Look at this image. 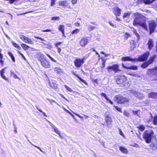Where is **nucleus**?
I'll return each mask as SVG.
<instances>
[{"mask_svg": "<svg viewBox=\"0 0 157 157\" xmlns=\"http://www.w3.org/2000/svg\"><path fill=\"white\" fill-rule=\"evenodd\" d=\"M144 19L143 16L141 14H138L137 17H136L133 21V25H140L145 29H147V26L145 21H141V18Z\"/></svg>", "mask_w": 157, "mask_h": 157, "instance_id": "f257e3e1", "label": "nucleus"}, {"mask_svg": "<svg viewBox=\"0 0 157 157\" xmlns=\"http://www.w3.org/2000/svg\"><path fill=\"white\" fill-rule=\"evenodd\" d=\"M38 60L40 62L41 65L46 68L51 67V65L49 62L44 58L43 55L41 53L38 54Z\"/></svg>", "mask_w": 157, "mask_h": 157, "instance_id": "f03ea898", "label": "nucleus"}, {"mask_svg": "<svg viewBox=\"0 0 157 157\" xmlns=\"http://www.w3.org/2000/svg\"><path fill=\"white\" fill-rule=\"evenodd\" d=\"M153 134V132L152 130L146 131L144 132L143 137L147 143H149L151 142Z\"/></svg>", "mask_w": 157, "mask_h": 157, "instance_id": "7ed1b4c3", "label": "nucleus"}, {"mask_svg": "<svg viewBox=\"0 0 157 157\" xmlns=\"http://www.w3.org/2000/svg\"><path fill=\"white\" fill-rule=\"evenodd\" d=\"M147 73L149 76L153 77L152 80L157 81V67L148 70Z\"/></svg>", "mask_w": 157, "mask_h": 157, "instance_id": "20e7f679", "label": "nucleus"}, {"mask_svg": "<svg viewBox=\"0 0 157 157\" xmlns=\"http://www.w3.org/2000/svg\"><path fill=\"white\" fill-rule=\"evenodd\" d=\"M115 100L116 102L118 103L123 104L128 102L129 99L128 98L123 97L120 95H117L115 97Z\"/></svg>", "mask_w": 157, "mask_h": 157, "instance_id": "39448f33", "label": "nucleus"}, {"mask_svg": "<svg viewBox=\"0 0 157 157\" xmlns=\"http://www.w3.org/2000/svg\"><path fill=\"white\" fill-rule=\"evenodd\" d=\"M149 55V52H146L143 55L139 56L137 58H135V61H143L147 59Z\"/></svg>", "mask_w": 157, "mask_h": 157, "instance_id": "423d86ee", "label": "nucleus"}, {"mask_svg": "<svg viewBox=\"0 0 157 157\" xmlns=\"http://www.w3.org/2000/svg\"><path fill=\"white\" fill-rule=\"evenodd\" d=\"M119 66L118 64H114L112 66H110L107 67L108 71L109 73H111L112 70L115 73H117L118 71H121L119 69Z\"/></svg>", "mask_w": 157, "mask_h": 157, "instance_id": "0eeeda50", "label": "nucleus"}, {"mask_svg": "<svg viewBox=\"0 0 157 157\" xmlns=\"http://www.w3.org/2000/svg\"><path fill=\"white\" fill-rule=\"evenodd\" d=\"M156 26V23L154 21H151L149 22V26L150 29V33H153Z\"/></svg>", "mask_w": 157, "mask_h": 157, "instance_id": "6e6552de", "label": "nucleus"}, {"mask_svg": "<svg viewBox=\"0 0 157 157\" xmlns=\"http://www.w3.org/2000/svg\"><path fill=\"white\" fill-rule=\"evenodd\" d=\"M131 92L139 99H142L144 98V95L139 92L132 90H131Z\"/></svg>", "mask_w": 157, "mask_h": 157, "instance_id": "1a4fd4ad", "label": "nucleus"}, {"mask_svg": "<svg viewBox=\"0 0 157 157\" xmlns=\"http://www.w3.org/2000/svg\"><path fill=\"white\" fill-rule=\"evenodd\" d=\"M126 80V77L124 76H117L116 78V82L117 84H120L124 82Z\"/></svg>", "mask_w": 157, "mask_h": 157, "instance_id": "9d476101", "label": "nucleus"}, {"mask_svg": "<svg viewBox=\"0 0 157 157\" xmlns=\"http://www.w3.org/2000/svg\"><path fill=\"white\" fill-rule=\"evenodd\" d=\"M84 63V59H76L74 61L75 66L77 67H80Z\"/></svg>", "mask_w": 157, "mask_h": 157, "instance_id": "9b49d317", "label": "nucleus"}, {"mask_svg": "<svg viewBox=\"0 0 157 157\" xmlns=\"http://www.w3.org/2000/svg\"><path fill=\"white\" fill-rule=\"evenodd\" d=\"M88 40L86 37L82 38L79 41L80 45L82 47L86 46L88 44Z\"/></svg>", "mask_w": 157, "mask_h": 157, "instance_id": "f8f14e48", "label": "nucleus"}, {"mask_svg": "<svg viewBox=\"0 0 157 157\" xmlns=\"http://www.w3.org/2000/svg\"><path fill=\"white\" fill-rule=\"evenodd\" d=\"M105 119L107 124V125L108 128H110L111 127V123L112 121V119L110 116L105 118Z\"/></svg>", "mask_w": 157, "mask_h": 157, "instance_id": "ddd939ff", "label": "nucleus"}, {"mask_svg": "<svg viewBox=\"0 0 157 157\" xmlns=\"http://www.w3.org/2000/svg\"><path fill=\"white\" fill-rule=\"evenodd\" d=\"M113 13L116 16H119L121 11V10L120 9L119 7H116L114 8Z\"/></svg>", "mask_w": 157, "mask_h": 157, "instance_id": "4468645a", "label": "nucleus"}, {"mask_svg": "<svg viewBox=\"0 0 157 157\" xmlns=\"http://www.w3.org/2000/svg\"><path fill=\"white\" fill-rule=\"evenodd\" d=\"M47 121L49 122L50 125L51 126L52 128L53 129L55 132L57 134L60 136V133L57 128L48 120H47Z\"/></svg>", "mask_w": 157, "mask_h": 157, "instance_id": "2eb2a0df", "label": "nucleus"}, {"mask_svg": "<svg viewBox=\"0 0 157 157\" xmlns=\"http://www.w3.org/2000/svg\"><path fill=\"white\" fill-rule=\"evenodd\" d=\"M147 44L148 46L149 49L150 50L154 46L153 42L152 40L151 39H150L148 40Z\"/></svg>", "mask_w": 157, "mask_h": 157, "instance_id": "dca6fc26", "label": "nucleus"}, {"mask_svg": "<svg viewBox=\"0 0 157 157\" xmlns=\"http://www.w3.org/2000/svg\"><path fill=\"white\" fill-rule=\"evenodd\" d=\"M122 60L123 61H135V58L134 59H132L130 57L128 56H126L124 57H123L122 58Z\"/></svg>", "mask_w": 157, "mask_h": 157, "instance_id": "f3484780", "label": "nucleus"}, {"mask_svg": "<svg viewBox=\"0 0 157 157\" xmlns=\"http://www.w3.org/2000/svg\"><path fill=\"white\" fill-rule=\"evenodd\" d=\"M148 97L154 98H157V93L151 92L148 94Z\"/></svg>", "mask_w": 157, "mask_h": 157, "instance_id": "a211bd4d", "label": "nucleus"}, {"mask_svg": "<svg viewBox=\"0 0 157 157\" xmlns=\"http://www.w3.org/2000/svg\"><path fill=\"white\" fill-rule=\"evenodd\" d=\"M59 5L62 6H68V3L66 0L60 1L59 2Z\"/></svg>", "mask_w": 157, "mask_h": 157, "instance_id": "6ab92c4d", "label": "nucleus"}, {"mask_svg": "<svg viewBox=\"0 0 157 157\" xmlns=\"http://www.w3.org/2000/svg\"><path fill=\"white\" fill-rule=\"evenodd\" d=\"M101 96L104 97V98L111 105L113 104V102L110 99H109L107 96H106V94L104 93H102L101 94Z\"/></svg>", "mask_w": 157, "mask_h": 157, "instance_id": "aec40b11", "label": "nucleus"}, {"mask_svg": "<svg viewBox=\"0 0 157 157\" xmlns=\"http://www.w3.org/2000/svg\"><path fill=\"white\" fill-rule=\"evenodd\" d=\"M50 86L54 89H56L57 88V85L54 82H49Z\"/></svg>", "mask_w": 157, "mask_h": 157, "instance_id": "412c9836", "label": "nucleus"}, {"mask_svg": "<svg viewBox=\"0 0 157 157\" xmlns=\"http://www.w3.org/2000/svg\"><path fill=\"white\" fill-rule=\"evenodd\" d=\"M20 38L21 39V40L24 41L25 42L27 43L29 38L23 35H20Z\"/></svg>", "mask_w": 157, "mask_h": 157, "instance_id": "4be33fe9", "label": "nucleus"}, {"mask_svg": "<svg viewBox=\"0 0 157 157\" xmlns=\"http://www.w3.org/2000/svg\"><path fill=\"white\" fill-rule=\"evenodd\" d=\"M151 116V118H153V124L154 125H156L157 124V115H155L154 117H153L152 114L151 113H150Z\"/></svg>", "mask_w": 157, "mask_h": 157, "instance_id": "5701e85b", "label": "nucleus"}, {"mask_svg": "<svg viewBox=\"0 0 157 157\" xmlns=\"http://www.w3.org/2000/svg\"><path fill=\"white\" fill-rule=\"evenodd\" d=\"M119 149L121 151L124 153L126 154L128 153L127 150L124 147L121 146L120 147Z\"/></svg>", "mask_w": 157, "mask_h": 157, "instance_id": "b1692460", "label": "nucleus"}, {"mask_svg": "<svg viewBox=\"0 0 157 157\" xmlns=\"http://www.w3.org/2000/svg\"><path fill=\"white\" fill-rule=\"evenodd\" d=\"M156 56L155 55H154L153 56L150 57L149 60L147 62L150 64H151L153 61L156 58Z\"/></svg>", "mask_w": 157, "mask_h": 157, "instance_id": "393cba45", "label": "nucleus"}, {"mask_svg": "<svg viewBox=\"0 0 157 157\" xmlns=\"http://www.w3.org/2000/svg\"><path fill=\"white\" fill-rule=\"evenodd\" d=\"M133 30L132 31L134 33V34L136 35V36L137 37V41H138L140 39V35H139L137 33L136 30L133 28L132 29Z\"/></svg>", "mask_w": 157, "mask_h": 157, "instance_id": "a878e982", "label": "nucleus"}, {"mask_svg": "<svg viewBox=\"0 0 157 157\" xmlns=\"http://www.w3.org/2000/svg\"><path fill=\"white\" fill-rule=\"evenodd\" d=\"M72 74L73 75H74L76 76L77 78H78L79 79V80L81 81L82 82H83L84 83L86 84H87V83L84 80L82 79L81 78H80L78 75H77L75 74L73 71L72 72Z\"/></svg>", "mask_w": 157, "mask_h": 157, "instance_id": "bb28decb", "label": "nucleus"}, {"mask_svg": "<svg viewBox=\"0 0 157 157\" xmlns=\"http://www.w3.org/2000/svg\"><path fill=\"white\" fill-rule=\"evenodd\" d=\"M144 3L145 4H149L155 0H142Z\"/></svg>", "mask_w": 157, "mask_h": 157, "instance_id": "cd10ccee", "label": "nucleus"}, {"mask_svg": "<svg viewBox=\"0 0 157 157\" xmlns=\"http://www.w3.org/2000/svg\"><path fill=\"white\" fill-rule=\"evenodd\" d=\"M21 46L24 50H27L28 49L30 48V47L25 44H22Z\"/></svg>", "mask_w": 157, "mask_h": 157, "instance_id": "c85d7f7f", "label": "nucleus"}, {"mask_svg": "<svg viewBox=\"0 0 157 157\" xmlns=\"http://www.w3.org/2000/svg\"><path fill=\"white\" fill-rule=\"evenodd\" d=\"M138 69V67L137 66L132 65L130 67H128V69L132 70H136Z\"/></svg>", "mask_w": 157, "mask_h": 157, "instance_id": "c756f323", "label": "nucleus"}, {"mask_svg": "<svg viewBox=\"0 0 157 157\" xmlns=\"http://www.w3.org/2000/svg\"><path fill=\"white\" fill-rule=\"evenodd\" d=\"M58 30L61 32L64 31V26L63 25H60L58 27Z\"/></svg>", "mask_w": 157, "mask_h": 157, "instance_id": "7c9ffc66", "label": "nucleus"}, {"mask_svg": "<svg viewBox=\"0 0 157 157\" xmlns=\"http://www.w3.org/2000/svg\"><path fill=\"white\" fill-rule=\"evenodd\" d=\"M150 64L147 61L141 65V67L144 68L147 67Z\"/></svg>", "mask_w": 157, "mask_h": 157, "instance_id": "2f4dec72", "label": "nucleus"}, {"mask_svg": "<svg viewBox=\"0 0 157 157\" xmlns=\"http://www.w3.org/2000/svg\"><path fill=\"white\" fill-rule=\"evenodd\" d=\"M95 28V27L94 26H92L90 25H88V29L90 31L93 30Z\"/></svg>", "mask_w": 157, "mask_h": 157, "instance_id": "473e14b6", "label": "nucleus"}, {"mask_svg": "<svg viewBox=\"0 0 157 157\" xmlns=\"http://www.w3.org/2000/svg\"><path fill=\"white\" fill-rule=\"evenodd\" d=\"M55 71L57 73H60L62 72L61 69L59 67H56L55 68Z\"/></svg>", "mask_w": 157, "mask_h": 157, "instance_id": "72a5a7b5", "label": "nucleus"}, {"mask_svg": "<svg viewBox=\"0 0 157 157\" xmlns=\"http://www.w3.org/2000/svg\"><path fill=\"white\" fill-rule=\"evenodd\" d=\"M13 45L16 48H17V49H20L21 48V47L17 44L16 43H14L13 42H12Z\"/></svg>", "mask_w": 157, "mask_h": 157, "instance_id": "f704fd0d", "label": "nucleus"}, {"mask_svg": "<svg viewBox=\"0 0 157 157\" xmlns=\"http://www.w3.org/2000/svg\"><path fill=\"white\" fill-rule=\"evenodd\" d=\"M130 14H131V13L130 12L124 13V15L123 16V17L124 18L125 17H129V16Z\"/></svg>", "mask_w": 157, "mask_h": 157, "instance_id": "c9c22d12", "label": "nucleus"}, {"mask_svg": "<svg viewBox=\"0 0 157 157\" xmlns=\"http://www.w3.org/2000/svg\"><path fill=\"white\" fill-rule=\"evenodd\" d=\"M138 128L141 131H143L145 129L144 126L143 125H140L139 127H138Z\"/></svg>", "mask_w": 157, "mask_h": 157, "instance_id": "e433bc0d", "label": "nucleus"}, {"mask_svg": "<svg viewBox=\"0 0 157 157\" xmlns=\"http://www.w3.org/2000/svg\"><path fill=\"white\" fill-rule=\"evenodd\" d=\"M29 141L33 145V146L34 147H35L37 148L40 151H41L42 153H45V152L44 151H43L42 149L39 147L37 146H36V145H35L33 144L30 141Z\"/></svg>", "mask_w": 157, "mask_h": 157, "instance_id": "4c0bfd02", "label": "nucleus"}, {"mask_svg": "<svg viewBox=\"0 0 157 157\" xmlns=\"http://www.w3.org/2000/svg\"><path fill=\"white\" fill-rule=\"evenodd\" d=\"M64 86L65 87V88H66V89L68 91H69V92H72L73 91V90H72V89L71 88H70L69 87H68L67 85H65Z\"/></svg>", "mask_w": 157, "mask_h": 157, "instance_id": "58836bf2", "label": "nucleus"}, {"mask_svg": "<svg viewBox=\"0 0 157 157\" xmlns=\"http://www.w3.org/2000/svg\"><path fill=\"white\" fill-rule=\"evenodd\" d=\"M27 43H28L31 44H33L34 42L30 38H29Z\"/></svg>", "mask_w": 157, "mask_h": 157, "instance_id": "ea45409f", "label": "nucleus"}, {"mask_svg": "<svg viewBox=\"0 0 157 157\" xmlns=\"http://www.w3.org/2000/svg\"><path fill=\"white\" fill-rule=\"evenodd\" d=\"M79 29H75L73 30L71 32V34H73L75 33H78L79 32Z\"/></svg>", "mask_w": 157, "mask_h": 157, "instance_id": "a19ab883", "label": "nucleus"}, {"mask_svg": "<svg viewBox=\"0 0 157 157\" xmlns=\"http://www.w3.org/2000/svg\"><path fill=\"white\" fill-rule=\"evenodd\" d=\"M47 56L50 58V59L52 61L55 62H56V61L53 59L52 57H51L49 55L46 54Z\"/></svg>", "mask_w": 157, "mask_h": 157, "instance_id": "79ce46f5", "label": "nucleus"}, {"mask_svg": "<svg viewBox=\"0 0 157 157\" xmlns=\"http://www.w3.org/2000/svg\"><path fill=\"white\" fill-rule=\"evenodd\" d=\"M64 109L65 111H66L67 113H69L71 115V116L73 118L75 119V116H74V115H73V114L70 112L68 110L66 109Z\"/></svg>", "mask_w": 157, "mask_h": 157, "instance_id": "37998d69", "label": "nucleus"}, {"mask_svg": "<svg viewBox=\"0 0 157 157\" xmlns=\"http://www.w3.org/2000/svg\"><path fill=\"white\" fill-rule=\"evenodd\" d=\"M59 17H52V21H55L56 20H59Z\"/></svg>", "mask_w": 157, "mask_h": 157, "instance_id": "c03bdc74", "label": "nucleus"}, {"mask_svg": "<svg viewBox=\"0 0 157 157\" xmlns=\"http://www.w3.org/2000/svg\"><path fill=\"white\" fill-rule=\"evenodd\" d=\"M105 62L106 60L103 59L102 60V66L101 67H105Z\"/></svg>", "mask_w": 157, "mask_h": 157, "instance_id": "a18cd8bd", "label": "nucleus"}, {"mask_svg": "<svg viewBox=\"0 0 157 157\" xmlns=\"http://www.w3.org/2000/svg\"><path fill=\"white\" fill-rule=\"evenodd\" d=\"M34 37L35 38L37 39L40 40H41L42 41H45V40L44 39H43L41 37L36 36H34Z\"/></svg>", "mask_w": 157, "mask_h": 157, "instance_id": "49530a36", "label": "nucleus"}, {"mask_svg": "<svg viewBox=\"0 0 157 157\" xmlns=\"http://www.w3.org/2000/svg\"><path fill=\"white\" fill-rule=\"evenodd\" d=\"M105 118H106L107 117H109L110 116L109 115V112H107L105 113Z\"/></svg>", "mask_w": 157, "mask_h": 157, "instance_id": "de8ad7c7", "label": "nucleus"}, {"mask_svg": "<svg viewBox=\"0 0 157 157\" xmlns=\"http://www.w3.org/2000/svg\"><path fill=\"white\" fill-rule=\"evenodd\" d=\"M56 2V0H51V6H53L55 4V2Z\"/></svg>", "mask_w": 157, "mask_h": 157, "instance_id": "09e8293b", "label": "nucleus"}, {"mask_svg": "<svg viewBox=\"0 0 157 157\" xmlns=\"http://www.w3.org/2000/svg\"><path fill=\"white\" fill-rule=\"evenodd\" d=\"M119 132L121 136H122L123 137H124V135L121 129H119Z\"/></svg>", "mask_w": 157, "mask_h": 157, "instance_id": "8fccbe9b", "label": "nucleus"}, {"mask_svg": "<svg viewBox=\"0 0 157 157\" xmlns=\"http://www.w3.org/2000/svg\"><path fill=\"white\" fill-rule=\"evenodd\" d=\"M129 36V35L127 33H126L124 35V37L125 39H127Z\"/></svg>", "mask_w": 157, "mask_h": 157, "instance_id": "3c124183", "label": "nucleus"}, {"mask_svg": "<svg viewBox=\"0 0 157 157\" xmlns=\"http://www.w3.org/2000/svg\"><path fill=\"white\" fill-rule=\"evenodd\" d=\"M52 31V30L50 29H47L46 30H42V32H50Z\"/></svg>", "mask_w": 157, "mask_h": 157, "instance_id": "603ef678", "label": "nucleus"}, {"mask_svg": "<svg viewBox=\"0 0 157 157\" xmlns=\"http://www.w3.org/2000/svg\"><path fill=\"white\" fill-rule=\"evenodd\" d=\"M71 112H72L73 113H74L78 117H79L81 119H83V117H81V116H80V115H78V114H77L76 113H74L72 112L71 110Z\"/></svg>", "mask_w": 157, "mask_h": 157, "instance_id": "864d4df0", "label": "nucleus"}, {"mask_svg": "<svg viewBox=\"0 0 157 157\" xmlns=\"http://www.w3.org/2000/svg\"><path fill=\"white\" fill-rule=\"evenodd\" d=\"M1 77L4 79L5 80H8V78H7L5 76H4L3 75H1Z\"/></svg>", "mask_w": 157, "mask_h": 157, "instance_id": "5fc2aeb1", "label": "nucleus"}, {"mask_svg": "<svg viewBox=\"0 0 157 157\" xmlns=\"http://www.w3.org/2000/svg\"><path fill=\"white\" fill-rule=\"evenodd\" d=\"M18 52L21 55V56L22 57V58H23L24 60H26V59L24 56V55L22 54L20 52L18 51Z\"/></svg>", "mask_w": 157, "mask_h": 157, "instance_id": "6e6d98bb", "label": "nucleus"}, {"mask_svg": "<svg viewBox=\"0 0 157 157\" xmlns=\"http://www.w3.org/2000/svg\"><path fill=\"white\" fill-rule=\"evenodd\" d=\"M148 101H146L143 102V103L145 105H149V103L148 102Z\"/></svg>", "mask_w": 157, "mask_h": 157, "instance_id": "4d7b16f0", "label": "nucleus"}, {"mask_svg": "<svg viewBox=\"0 0 157 157\" xmlns=\"http://www.w3.org/2000/svg\"><path fill=\"white\" fill-rule=\"evenodd\" d=\"M38 110L40 111V112H41L43 113V114L46 117H47V116L46 115L45 113L44 112H43L40 109H37Z\"/></svg>", "mask_w": 157, "mask_h": 157, "instance_id": "13d9d810", "label": "nucleus"}, {"mask_svg": "<svg viewBox=\"0 0 157 157\" xmlns=\"http://www.w3.org/2000/svg\"><path fill=\"white\" fill-rule=\"evenodd\" d=\"M123 113L124 115L127 117L129 115V113L126 111H124Z\"/></svg>", "mask_w": 157, "mask_h": 157, "instance_id": "bf43d9fd", "label": "nucleus"}, {"mask_svg": "<svg viewBox=\"0 0 157 157\" xmlns=\"http://www.w3.org/2000/svg\"><path fill=\"white\" fill-rule=\"evenodd\" d=\"M56 48H57V49H58V52L59 53H60L61 52V49L59 48V47H56Z\"/></svg>", "mask_w": 157, "mask_h": 157, "instance_id": "052dcab7", "label": "nucleus"}, {"mask_svg": "<svg viewBox=\"0 0 157 157\" xmlns=\"http://www.w3.org/2000/svg\"><path fill=\"white\" fill-rule=\"evenodd\" d=\"M4 69H3L1 70V71H0V73L1 75H3V73H4Z\"/></svg>", "mask_w": 157, "mask_h": 157, "instance_id": "680f3d73", "label": "nucleus"}, {"mask_svg": "<svg viewBox=\"0 0 157 157\" xmlns=\"http://www.w3.org/2000/svg\"><path fill=\"white\" fill-rule=\"evenodd\" d=\"M128 74L132 76L135 77H137V76H138V75H137L136 74H133L132 73H130Z\"/></svg>", "mask_w": 157, "mask_h": 157, "instance_id": "e2e57ef3", "label": "nucleus"}, {"mask_svg": "<svg viewBox=\"0 0 157 157\" xmlns=\"http://www.w3.org/2000/svg\"><path fill=\"white\" fill-rule=\"evenodd\" d=\"M13 125L14 126V132L15 133H17V128L15 126L14 124H13Z\"/></svg>", "mask_w": 157, "mask_h": 157, "instance_id": "0e129e2a", "label": "nucleus"}, {"mask_svg": "<svg viewBox=\"0 0 157 157\" xmlns=\"http://www.w3.org/2000/svg\"><path fill=\"white\" fill-rule=\"evenodd\" d=\"M13 77L15 78H18L19 79H20L18 77V76H17V75H16V74H14V75L13 76Z\"/></svg>", "mask_w": 157, "mask_h": 157, "instance_id": "69168bd1", "label": "nucleus"}, {"mask_svg": "<svg viewBox=\"0 0 157 157\" xmlns=\"http://www.w3.org/2000/svg\"><path fill=\"white\" fill-rule=\"evenodd\" d=\"M61 43H62L61 42H59L57 43L56 44H55V45L56 47H58V46L60 45L61 44Z\"/></svg>", "mask_w": 157, "mask_h": 157, "instance_id": "338daca9", "label": "nucleus"}, {"mask_svg": "<svg viewBox=\"0 0 157 157\" xmlns=\"http://www.w3.org/2000/svg\"><path fill=\"white\" fill-rule=\"evenodd\" d=\"M138 112H139V110L136 111H133V114H134L135 115H137L138 113Z\"/></svg>", "mask_w": 157, "mask_h": 157, "instance_id": "774afa93", "label": "nucleus"}]
</instances>
